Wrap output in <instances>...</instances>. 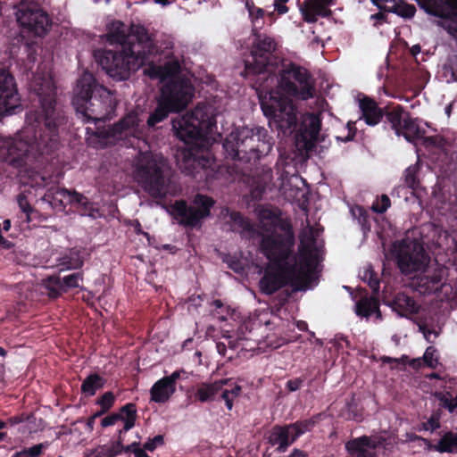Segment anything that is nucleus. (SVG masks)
<instances>
[{"instance_id":"33","label":"nucleus","mask_w":457,"mask_h":457,"mask_svg":"<svg viewBox=\"0 0 457 457\" xmlns=\"http://www.w3.org/2000/svg\"><path fill=\"white\" fill-rule=\"evenodd\" d=\"M70 202L71 204L81 208L83 215H88L95 218V212H98V210L94 206V204L91 203L87 197L76 191L70 194Z\"/></svg>"},{"instance_id":"19","label":"nucleus","mask_w":457,"mask_h":457,"mask_svg":"<svg viewBox=\"0 0 457 457\" xmlns=\"http://www.w3.org/2000/svg\"><path fill=\"white\" fill-rule=\"evenodd\" d=\"M227 384V380L221 379L214 383H202L195 393V397L202 403L212 401L215 395L220 392V398L224 400L228 410H232L233 401L241 392V386L236 385L231 389H223V386Z\"/></svg>"},{"instance_id":"6","label":"nucleus","mask_w":457,"mask_h":457,"mask_svg":"<svg viewBox=\"0 0 457 457\" xmlns=\"http://www.w3.org/2000/svg\"><path fill=\"white\" fill-rule=\"evenodd\" d=\"M72 104L83 122L110 120L116 110L111 91L100 85L89 71H84L77 79Z\"/></svg>"},{"instance_id":"29","label":"nucleus","mask_w":457,"mask_h":457,"mask_svg":"<svg viewBox=\"0 0 457 457\" xmlns=\"http://www.w3.org/2000/svg\"><path fill=\"white\" fill-rule=\"evenodd\" d=\"M245 8L252 22V33L261 31L265 24L266 12L262 8L256 6L253 0H246Z\"/></svg>"},{"instance_id":"7","label":"nucleus","mask_w":457,"mask_h":457,"mask_svg":"<svg viewBox=\"0 0 457 457\" xmlns=\"http://www.w3.org/2000/svg\"><path fill=\"white\" fill-rule=\"evenodd\" d=\"M273 87L277 86L285 95L299 100L315 96V79L305 67L290 60H283L271 74Z\"/></svg>"},{"instance_id":"23","label":"nucleus","mask_w":457,"mask_h":457,"mask_svg":"<svg viewBox=\"0 0 457 457\" xmlns=\"http://www.w3.org/2000/svg\"><path fill=\"white\" fill-rule=\"evenodd\" d=\"M377 446L378 444L367 436L345 443V449L352 457H378L375 452Z\"/></svg>"},{"instance_id":"21","label":"nucleus","mask_w":457,"mask_h":457,"mask_svg":"<svg viewBox=\"0 0 457 457\" xmlns=\"http://www.w3.org/2000/svg\"><path fill=\"white\" fill-rule=\"evenodd\" d=\"M383 302L393 312L403 318H410L420 311V306L415 299L404 292H398L391 298L385 297Z\"/></svg>"},{"instance_id":"47","label":"nucleus","mask_w":457,"mask_h":457,"mask_svg":"<svg viewBox=\"0 0 457 457\" xmlns=\"http://www.w3.org/2000/svg\"><path fill=\"white\" fill-rule=\"evenodd\" d=\"M391 205L390 198L386 195H382L380 199H377L372 204V210L377 213H384Z\"/></svg>"},{"instance_id":"28","label":"nucleus","mask_w":457,"mask_h":457,"mask_svg":"<svg viewBox=\"0 0 457 457\" xmlns=\"http://www.w3.org/2000/svg\"><path fill=\"white\" fill-rule=\"evenodd\" d=\"M427 443L428 451H436L441 453H457V434L452 431L445 433L436 445L431 444L430 441H427Z\"/></svg>"},{"instance_id":"31","label":"nucleus","mask_w":457,"mask_h":457,"mask_svg":"<svg viewBox=\"0 0 457 457\" xmlns=\"http://www.w3.org/2000/svg\"><path fill=\"white\" fill-rule=\"evenodd\" d=\"M319 417L312 416L310 419L299 420L295 422L289 423L288 426L290 428L291 433L296 441L301 436L305 434L306 432H310L318 423Z\"/></svg>"},{"instance_id":"18","label":"nucleus","mask_w":457,"mask_h":457,"mask_svg":"<svg viewBox=\"0 0 457 457\" xmlns=\"http://www.w3.org/2000/svg\"><path fill=\"white\" fill-rule=\"evenodd\" d=\"M320 129L321 120L318 115L313 113L306 115L295 134L296 147L306 154L312 152L316 147Z\"/></svg>"},{"instance_id":"59","label":"nucleus","mask_w":457,"mask_h":457,"mask_svg":"<svg viewBox=\"0 0 457 457\" xmlns=\"http://www.w3.org/2000/svg\"><path fill=\"white\" fill-rule=\"evenodd\" d=\"M54 153H55V152H54V153H53V154H38V152H37L36 150L29 151V157H28V159H27L26 163H24V164H23V165H21V166H18L17 168L24 167V166L28 165V164H29V162H32L33 160L37 161V160L38 158H40V157L42 158V159H41V162H44L45 156H52Z\"/></svg>"},{"instance_id":"3","label":"nucleus","mask_w":457,"mask_h":457,"mask_svg":"<svg viewBox=\"0 0 457 457\" xmlns=\"http://www.w3.org/2000/svg\"><path fill=\"white\" fill-rule=\"evenodd\" d=\"M41 104V112L22 131L20 139H9L0 147V154L4 162L12 167L26 163L29 152L36 150L40 154H51L60 147V127L65 124L64 112L57 106L56 88L51 85L45 94L42 89L37 93Z\"/></svg>"},{"instance_id":"49","label":"nucleus","mask_w":457,"mask_h":457,"mask_svg":"<svg viewBox=\"0 0 457 457\" xmlns=\"http://www.w3.org/2000/svg\"><path fill=\"white\" fill-rule=\"evenodd\" d=\"M436 352V348L433 346H428L421 358L423 363L432 369H435L437 365V359L434 358L435 353Z\"/></svg>"},{"instance_id":"34","label":"nucleus","mask_w":457,"mask_h":457,"mask_svg":"<svg viewBox=\"0 0 457 457\" xmlns=\"http://www.w3.org/2000/svg\"><path fill=\"white\" fill-rule=\"evenodd\" d=\"M434 12H428L439 18H457V0H440Z\"/></svg>"},{"instance_id":"32","label":"nucleus","mask_w":457,"mask_h":457,"mask_svg":"<svg viewBox=\"0 0 457 457\" xmlns=\"http://www.w3.org/2000/svg\"><path fill=\"white\" fill-rule=\"evenodd\" d=\"M106 380L96 373L88 375L81 384V392L87 396H93L98 389L104 387Z\"/></svg>"},{"instance_id":"35","label":"nucleus","mask_w":457,"mask_h":457,"mask_svg":"<svg viewBox=\"0 0 457 457\" xmlns=\"http://www.w3.org/2000/svg\"><path fill=\"white\" fill-rule=\"evenodd\" d=\"M440 77L446 83L457 81V54L448 56L445 62L442 65Z\"/></svg>"},{"instance_id":"42","label":"nucleus","mask_w":457,"mask_h":457,"mask_svg":"<svg viewBox=\"0 0 457 457\" xmlns=\"http://www.w3.org/2000/svg\"><path fill=\"white\" fill-rule=\"evenodd\" d=\"M83 280V272H75L62 278V284L63 285L64 291L67 292L71 288L80 287L79 281Z\"/></svg>"},{"instance_id":"64","label":"nucleus","mask_w":457,"mask_h":457,"mask_svg":"<svg viewBox=\"0 0 457 457\" xmlns=\"http://www.w3.org/2000/svg\"><path fill=\"white\" fill-rule=\"evenodd\" d=\"M288 457H308L306 453L302 451V450H299V449H295L290 454Z\"/></svg>"},{"instance_id":"20","label":"nucleus","mask_w":457,"mask_h":457,"mask_svg":"<svg viewBox=\"0 0 457 457\" xmlns=\"http://www.w3.org/2000/svg\"><path fill=\"white\" fill-rule=\"evenodd\" d=\"M337 0H305L301 12L304 21L315 23L318 17L329 18L332 15L331 6L336 5Z\"/></svg>"},{"instance_id":"58","label":"nucleus","mask_w":457,"mask_h":457,"mask_svg":"<svg viewBox=\"0 0 457 457\" xmlns=\"http://www.w3.org/2000/svg\"><path fill=\"white\" fill-rule=\"evenodd\" d=\"M374 5L384 12L389 11L390 4H395L398 0H370Z\"/></svg>"},{"instance_id":"60","label":"nucleus","mask_w":457,"mask_h":457,"mask_svg":"<svg viewBox=\"0 0 457 457\" xmlns=\"http://www.w3.org/2000/svg\"><path fill=\"white\" fill-rule=\"evenodd\" d=\"M187 372L184 370H179L172 372L170 376L163 377L167 378L171 386L176 388V381L180 378L182 374H186Z\"/></svg>"},{"instance_id":"12","label":"nucleus","mask_w":457,"mask_h":457,"mask_svg":"<svg viewBox=\"0 0 457 457\" xmlns=\"http://www.w3.org/2000/svg\"><path fill=\"white\" fill-rule=\"evenodd\" d=\"M214 204L215 201L212 197L197 194L194 199L195 206L187 205L185 200H179L174 203L173 210L179 218V224L193 228L211 215V209Z\"/></svg>"},{"instance_id":"26","label":"nucleus","mask_w":457,"mask_h":457,"mask_svg":"<svg viewBox=\"0 0 457 457\" xmlns=\"http://www.w3.org/2000/svg\"><path fill=\"white\" fill-rule=\"evenodd\" d=\"M175 387L170 384L167 378L157 380L150 389L151 401L154 403H165L175 393Z\"/></svg>"},{"instance_id":"52","label":"nucleus","mask_w":457,"mask_h":457,"mask_svg":"<svg viewBox=\"0 0 457 457\" xmlns=\"http://www.w3.org/2000/svg\"><path fill=\"white\" fill-rule=\"evenodd\" d=\"M347 128V134L345 136H337L336 138L339 142H350L353 140L355 135H356V127L355 122L348 121L346 124Z\"/></svg>"},{"instance_id":"56","label":"nucleus","mask_w":457,"mask_h":457,"mask_svg":"<svg viewBox=\"0 0 457 457\" xmlns=\"http://www.w3.org/2000/svg\"><path fill=\"white\" fill-rule=\"evenodd\" d=\"M304 380H305V377H299V378H295L293 379H289L286 384V388L289 392H295L301 388Z\"/></svg>"},{"instance_id":"25","label":"nucleus","mask_w":457,"mask_h":457,"mask_svg":"<svg viewBox=\"0 0 457 457\" xmlns=\"http://www.w3.org/2000/svg\"><path fill=\"white\" fill-rule=\"evenodd\" d=\"M379 305V301L375 296L361 297L355 303V313L360 317L365 318H369L372 314H376L378 319H382Z\"/></svg>"},{"instance_id":"4","label":"nucleus","mask_w":457,"mask_h":457,"mask_svg":"<svg viewBox=\"0 0 457 457\" xmlns=\"http://www.w3.org/2000/svg\"><path fill=\"white\" fill-rule=\"evenodd\" d=\"M215 127L214 117L199 106L172 120L177 137L189 145L178 154V166L182 173L196 178L201 171L207 177L209 169L214 170L215 158L210 145Z\"/></svg>"},{"instance_id":"16","label":"nucleus","mask_w":457,"mask_h":457,"mask_svg":"<svg viewBox=\"0 0 457 457\" xmlns=\"http://www.w3.org/2000/svg\"><path fill=\"white\" fill-rule=\"evenodd\" d=\"M446 268L437 262L428 263L419 274L412 278V286L422 295H431L441 290Z\"/></svg>"},{"instance_id":"54","label":"nucleus","mask_w":457,"mask_h":457,"mask_svg":"<svg viewBox=\"0 0 457 457\" xmlns=\"http://www.w3.org/2000/svg\"><path fill=\"white\" fill-rule=\"evenodd\" d=\"M164 444V438L162 435H157L153 438H149L143 445V448L146 451L153 452L158 445Z\"/></svg>"},{"instance_id":"53","label":"nucleus","mask_w":457,"mask_h":457,"mask_svg":"<svg viewBox=\"0 0 457 457\" xmlns=\"http://www.w3.org/2000/svg\"><path fill=\"white\" fill-rule=\"evenodd\" d=\"M440 25L453 37L457 34V18H443Z\"/></svg>"},{"instance_id":"45","label":"nucleus","mask_w":457,"mask_h":457,"mask_svg":"<svg viewBox=\"0 0 457 457\" xmlns=\"http://www.w3.org/2000/svg\"><path fill=\"white\" fill-rule=\"evenodd\" d=\"M363 278L367 281L373 294H378L380 287V282L377 273L372 269H367L364 271Z\"/></svg>"},{"instance_id":"17","label":"nucleus","mask_w":457,"mask_h":457,"mask_svg":"<svg viewBox=\"0 0 457 457\" xmlns=\"http://www.w3.org/2000/svg\"><path fill=\"white\" fill-rule=\"evenodd\" d=\"M21 106L14 76L6 69L0 68V119L12 114Z\"/></svg>"},{"instance_id":"9","label":"nucleus","mask_w":457,"mask_h":457,"mask_svg":"<svg viewBox=\"0 0 457 457\" xmlns=\"http://www.w3.org/2000/svg\"><path fill=\"white\" fill-rule=\"evenodd\" d=\"M164 162L151 153L143 154L136 167V179L141 187L152 197L163 199L168 194L169 179L164 172Z\"/></svg>"},{"instance_id":"63","label":"nucleus","mask_w":457,"mask_h":457,"mask_svg":"<svg viewBox=\"0 0 457 457\" xmlns=\"http://www.w3.org/2000/svg\"><path fill=\"white\" fill-rule=\"evenodd\" d=\"M385 12H386L379 10L378 12L372 14L370 18L372 20H376L378 23L381 24L384 21H386V15L385 14Z\"/></svg>"},{"instance_id":"61","label":"nucleus","mask_w":457,"mask_h":457,"mask_svg":"<svg viewBox=\"0 0 457 457\" xmlns=\"http://www.w3.org/2000/svg\"><path fill=\"white\" fill-rule=\"evenodd\" d=\"M407 439L409 441H420L423 444V445L425 446V449L428 451V443H427V441H429L428 439L424 438V437H422L420 436H418L416 434H413V433L407 434Z\"/></svg>"},{"instance_id":"57","label":"nucleus","mask_w":457,"mask_h":457,"mask_svg":"<svg viewBox=\"0 0 457 457\" xmlns=\"http://www.w3.org/2000/svg\"><path fill=\"white\" fill-rule=\"evenodd\" d=\"M288 2L289 0H274V11L278 15H283L288 12V7L287 6Z\"/></svg>"},{"instance_id":"24","label":"nucleus","mask_w":457,"mask_h":457,"mask_svg":"<svg viewBox=\"0 0 457 457\" xmlns=\"http://www.w3.org/2000/svg\"><path fill=\"white\" fill-rule=\"evenodd\" d=\"M361 118L369 126H376L384 119L385 107L381 108L372 98L364 96L359 100Z\"/></svg>"},{"instance_id":"5","label":"nucleus","mask_w":457,"mask_h":457,"mask_svg":"<svg viewBox=\"0 0 457 457\" xmlns=\"http://www.w3.org/2000/svg\"><path fill=\"white\" fill-rule=\"evenodd\" d=\"M147 39L146 33L127 34L125 24L115 21L112 24L108 40L111 44L119 45L120 50L98 49L95 51L94 57L109 77L117 81L126 80L146 60L150 45Z\"/></svg>"},{"instance_id":"11","label":"nucleus","mask_w":457,"mask_h":457,"mask_svg":"<svg viewBox=\"0 0 457 457\" xmlns=\"http://www.w3.org/2000/svg\"><path fill=\"white\" fill-rule=\"evenodd\" d=\"M384 119L385 123L389 124L396 136H403L408 142L421 139L425 135L426 131L420 127L417 119H413L400 104L394 103L386 104Z\"/></svg>"},{"instance_id":"10","label":"nucleus","mask_w":457,"mask_h":457,"mask_svg":"<svg viewBox=\"0 0 457 457\" xmlns=\"http://www.w3.org/2000/svg\"><path fill=\"white\" fill-rule=\"evenodd\" d=\"M392 253L395 255L397 268L404 276L420 271L430 262V258L423 246L416 242H395Z\"/></svg>"},{"instance_id":"13","label":"nucleus","mask_w":457,"mask_h":457,"mask_svg":"<svg viewBox=\"0 0 457 457\" xmlns=\"http://www.w3.org/2000/svg\"><path fill=\"white\" fill-rule=\"evenodd\" d=\"M195 96V87L187 78H172L162 87L160 97L181 112Z\"/></svg>"},{"instance_id":"44","label":"nucleus","mask_w":457,"mask_h":457,"mask_svg":"<svg viewBox=\"0 0 457 457\" xmlns=\"http://www.w3.org/2000/svg\"><path fill=\"white\" fill-rule=\"evenodd\" d=\"M440 418H441V415H440L439 411L433 412L427 421L422 422L420 425L419 430L420 431L430 430L431 432L436 430L437 428H439L441 427Z\"/></svg>"},{"instance_id":"36","label":"nucleus","mask_w":457,"mask_h":457,"mask_svg":"<svg viewBox=\"0 0 457 457\" xmlns=\"http://www.w3.org/2000/svg\"><path fill=\"white\" fill-rule=\"evenodd\" d=\"M83 264L84 260L80 255V251L76 248L71 249L69 253L62 257L60 263V265L63 267L62 270L80 269Z\"/></svg>"},{"instance_id":"55","label":"nucleus","mask_w":457,"mask_h":457,"mask_svg":"<svg viewBox=\"0 0 457 457\" xmlns=\"http://www.w3.org/2000/svg\"><path fill=\"white\" fill-rule=\"evenodd\" d=\"M420 9L427 13L434 12L436 10V4L440 0H415Z\"/></svg>"},{"instance_id":"46","label":"nucleus","mask_w":457,"mask_h":457,"mask_svg":"<svg viewBox=\"0 0 457 457\" xmlns=\"http://www.w3.org/2000/svg\"><path fill=\"white\" fill-rule=\"evenodd\" d=\"M114 403L115 395L111 391L104 393L103 395L96 400V404L100 405V407L104 409V411H109L114 405Z\"/></svg>"},{"instance_id":"22","label":"nucleus","mask_w":457,"mask_h":457,"mask_svg":"<svg viewBox=\"0 0 457 457\" xmlns=\"http://www.w3.org/2000/svg\"><path fill=\"white\" fill-rule=\"evenodd\" d=\"M265 438L270 446L275 447L274 452L278 453H286L295 442L288 424L274 425Z\"/></svg>"},{"instance_id":"48","label":"nucleus","mask_w":457,"mask_h":457,"mask_svg":"<svg viewBox=\"0 0 457 457\" xmlns=\"http://www.w3.org/2000/svg\"><path fill=\"white\" fill-rule=\"evenodd\" d=\"M212 305L215 307V312L222 320H227V316L230 314V307L226 305L221 300L216 299L212 301Z\"/></svg>"},{"instance_id":"8","label":"nucleus","mask_w":457,"mask_h":457,"mask_svg":"<svg viewBox=\"0 0 457 457\" xmlns=\"http://www.w3.org/2000/svg\"><path fill=\"white\" fill-rule=\"evenodd\" d=\"M261 137L260 130L254 134L253 129L243 128L232 132L223 143V147L231 159L249 162L267 154L271 148L270 143Z\"/></svg>"},{"instance_id":"15","label":"nucleus","mask_w":457,"mask_h":457,"mask_svg":"<svg viewBox=\"0 0 457 457\" xmlns=\"http://www.w3.org/2000/svg\"><path fill=\"white\" fill-rule=\"evenodd\" d=\"M16 16L21 27L34 36L46 35L51 26L49 15L37 5H21Z\"/></svg>"},{"instance_id":"27","label":"nucleus","mask_w":457,"mask_h":457,"mask_svg":"<svg viewBox=\"0 0 457 457\" xmlns=\"http://www.w3.org/2000/svg\"><path fill=\"white\" fill-rule=\"evenodd\" d=\"M179 112L176 108L168 104L165 100L159 96L156 108L150 113L146 125L154 128L159 122L164 120L170 113Z\"/></svg>"},{"instance_id":"50","label":"nucleus","mask_w":457,"mask_h":457,"mask_svg":"<svg viewBox=\"0 0 457 457\" xmlns=\"http://www.w3.org/2000/svg\"><path fill=\"white\" fill-rule=\"evenodd\" d=\"M181 70L179 62H169L163 66V75L172 78H177L176 75L179 74Z\"/></svg>"},{"instance_id":"62","label":"nucleus","mask_w":457,"mask_h":457,"mask_svg":"<svg viewBox=\"0 0 457 457\" xmlns=\"http://www.w3.org/2000/svg\"><path fill=\"white\" fill-rule=\"evenodd\" d=\"M357 210L359 212V222L361 224V226H364L369 221V216L362 207H358Z\"/></svg>"},{"instance_id":"40","label":"nucleus","mask_w":457,"mask_h":457,"mask_svg":"<svg viewBox=\"0 0 457 457\" xmlns=\"http://www.w3.org/2000/svg\"><path fill=\"white\" fill-rule=\"evenodd\" d=\"M48 446V442L37 444L32 445L31 447L24 448L20 452H16L15 453L12 454V457H38Z\"/></svg>"},{"instance_id":"39","label":"nucleus","mask_w":457,"mask_h":457,"mask_svg":"<svg viewBox=\"0 0 457 457\" xmlns=\"http://www.w3.org/2000/svg\"><path fill=\"white\" fill-rule=\"evenodd\" d=\"M436 398L440 402L441 407L453 413L457 409V395L453 396L451 392H436Z\"/></svg>"},{"instance_id":"51","label":"nucleus","mask_w":457,"mask_h":457,"mask_svg":"<svg viewBox=\"0 0 457 457\" xmlns=\"http://www.w3.org/2000/svg\"><path fill=\"white\" fill-rule=\"evenodd\" d=\"M146 450L139 447V443L134 442L127 446L123 445L122 452L133 453L134 457H150L146 453Z\"/></svg>"},{"instance_id":"37","label":"nucleus","mask_w":457,"mask_h":457,"mask_svg":"<svg viewBox=\"0 0 457 457\" xmlns=\"http://www.w3.org/2000/svg\"><path fill=\"white\" fill-rule=\"evenodd\" d=\"M43 282L50 298H58L62 293H65L62 278L58 275L49 276Z\"/></svg>"},{"instance_id":"1","label":"nucleus","mask_w":457,"mask_h":457,"mask_svg":"<svg viewBox=\"0 0 457 457\" xmlns=\"http://www.w3.org/2000/svg\"><path fill=\"white\" fill-rule=\"evenodd\" d=\"M262 217L270 223L265 225L267 233L260 243L261 252L268 260L259 281L260 291L270 295L287 286L293 292L307 290L316 279L318 265L313 228H310V234L301 237L297 261L291 220L271 210L265 211Z\"/></svg>"},{"instance_id":"43","label":"nucleus","mask_w":457,"mask_h":457,"mask_svg":"<svg viewBox=\"0 0 457 457\" xmlns=\"http://www.w3.org/2000/svg\"><path fill=\"white\" fill-rule=\"evenodd\" d=\"M417 173L418 168L416 166H410L404 171V184L411 189L419 187L420 180Z\"/></svg>"},{"instance_id":"14","label":"nucleus","mask_w":457,"mask_h":457,"mask_svg":"<svg viewBox=\"0 0 457 457\" xmlns=\"http://www.w3.org/2000/svg\"><path fill=\"white\" fill-rule=\"evenodd\" d=\"M145 125L137 111L126 113L105 131L101 132L103 137L112 140L134 137L140 139L145 136Z\"/></svg>"},{"instance_id":"41","label":"nucleus","mask_w":457,"mask_h":457,"mask_svg":"<svg viewBox=\"0 0 457 457\" xmlns=\"http://www.w3.org/2000/svg\"><path fill=\"white\" fill-rule=\"evenodd\" d=\"M17 203H18L20 209L26 216L25 220L28 223L30 222L32 220L31 216L34 213H37V211L29 203L27 195L24 193H20L17 195Z\"/></svg>"},{"instance_id":"38","label":"nucleus","mask_w":457,"mask_h":457,"mask_svg":"<svg viewBox=\"0 0 457 457\" xmlns=\"http://www.w3.org/2000/svg\"><path fill=\"white\" fill-rule=\"evenodd\" d=\"M387 12H394L403 18H412L415 15L416 8L413 4H407L404 0H398L396 4H390Z\"/></svg>"},{"instance_id":"2","label":"nucleus","mask_w":457,"mask_h":457,"mask_svg":"<svg viewBox=\"0 0 457 457\" xmlns=\"http://www.w3.org/2000/svg\"><path fill=\"white\" fill-rule=\"evenodd\" d=\"M252 34L250 54L244 61L242 75L253 88L269 93V96L260 99V105L270 126L285 135L291 134L297 126L296 107L287 96L272 91L274 78L271 74L278 64L275 54L278 42L274 37L262 31Z\"/></svg>"},{"instance_id":"30","label":"nucleus","mask_w":457,"mask_h":457,"mask_svg":"<svg viewBox=\"0 0 457 457\" xmlns=\"http://www.w3.org/2000/svg\"><path fill=\"white\" fill-rule=\"evenodd\" d=\"M229 225L232 231L241 234H251L253 232V226L250 220L245 217L241 212L232 211L228 213Z\"/></svg>"}]
</instances>
